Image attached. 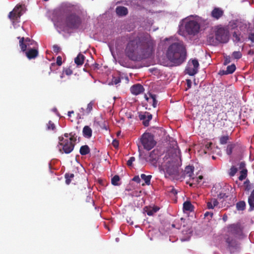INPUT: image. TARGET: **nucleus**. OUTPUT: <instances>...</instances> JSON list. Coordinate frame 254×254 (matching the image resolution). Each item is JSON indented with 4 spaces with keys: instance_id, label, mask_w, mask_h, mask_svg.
Returning a JSON list of instances; mask_svg holds the SVG:
<instances>
[{
    "instance_id": "30",
    "label": "nucleus",
    "mask_w": 254,
    "mask_h": 254,
    "mask_svg": "<svg viewBox=\"0 0 254 254\" xmlns=\"http://www.w3.org/2000/svg\"><path fill=\"white\" fill-rule=\"evenodd\" d=\"M74 175L72 173H66L64 175L65 179V183L66 185H69L71 181V179L73 178Z\"/></svg>"
},
{
    "instance_id": "63",
    "label": "nucleus",
    "mask_w": 254,
    "mask_h": 254,
    "mask_svg": "<svg viewBox=\"0 0 254 254\" xmlns=\"http://www.w3.org/2000/svg\"><path fill=\"white\" fill-rule=\"evenodd\" d=\"M222 194H219V197H220V198H222V197H223L224 195H225V194H223V196H222Z\"/></svg>"
},
{
    "instance_id": "53",
    "label": "nucleus",
    "mask_w": 254,
    "mask_h": 254,
    "mask_svg": "<svg viewBox=\"0 0 254 254\" xmlns=\"http://www.w3.org/2000/svg\"><path fill=\"white\" fill-rule=\"evenodd\" d=\"M112 144L115 147L117 148L119 146V141L115 139L113 141Z\"/></svg>"
},
{
    "instance_id": "28",
    "label": "nucleus",
    "mask_w": 254,
    "mask_h": 254,
    "mask_svg": "<svg viewBox=\"0 0 254 254\" xmlns=\"http://www.w3.org/2000/svg\"><path fill=\"white\" fill-rule=\"evenodd\" d=\"M248 203L251 209L254 208V190L248 198Z\"/></svg>"
},
{
    "instance_id": "25",
    "label": "nucleus",
    "mask_w": 254,
    "mask_h": 254,
    "mask_svg": "<svg viewBox=\"0 0 254 254\" xmlns=\"http://www.w3.org/2000/svg\"><path fill=\"white\" fill-rule=\"evenodd\" d=\"M90 149L87 145H84L80 147L79 152L81 155H86L90 153Z\"/></svg>"
},
{
    "instance_id": "2",
    "label": "nucleus",
    "mask_w": 254,
    "mask_h": 254,
    "mask_svg": "<svg viewBox=\"0 0 254 254\" xmlns=\"http://www.w3.org/2000/svg\"><path fill=\"white\" fill-rule=\"evenodd\" d=\"M167 58L176 65H180L186 60L187 51L183 42H175L171 44L166 53Z\"/></svg>"
},
{
    "instance_id": "38",
    "label": "nucleus",
    "mask_w": 254,
    "mask_h": 254,
    "mask_svg": "<svg viewBox=\"0 0 254 254\" xmlns=\"http://www.w3.org/2000/svg\"><path fill=\"white\" fill-rule=\"evenodd\" d=\"M232 57L235 59H240L242 57V54L240 51H235L232 53Z\"/></svg>"
},
{
    "instance_id": "1",
    "label": "nucleus",
    "mask_w": 254,
    "mask_h": 254,
    "mask_svg": "<svg viewBox=\"0 0 254 254\" xmlns=\"http://www.w3.org/2000/svg\"><path fill=\"white\" fill-rule=\"evenodd\" d=\"M155 43L148 33L140 34L127 43L126 56L131 61H140L149 58L154 51Z\"/></svg>"
},
{
    "instance_id": "49",
    "label": "nucleus",
    "mask_w": 254,
    "mask_h": 254,
    "mask_svg": "<svg viewBox=\"0 0 254 254\" xmlns=\"http://www.w3.org/2000/svg\"><path fill=\"white\" fill-rule=\"evenodd\" d=\"M233 37L235 39V41L239 42L240 41V38L239 35L237 34L236 32H234L233 34Z\"/></svg>"
},
{
    "instance_id": "6",
    "label": "nucleus",
    "mask_w": 254,
    "mask_h": 254,
    "mask_svg": "<svg viewBox=\"0 0 254 254\" xmlns=\"http://www.w3.org/2000/svg\"><path fill=\"white\" fill-rule=\"evenodd\" d=\"M81 22L80 17L74 13L67 14L65 19L66 26L72 29H77L80 26Z\"/></svg>"
},
{
    "instance_id": "44",
    "label": "nucleus",
    "mask_w": 254,
    "mask_h": 254,
    "mask_svg": "<svg viewBox=\"0 0 254 254\" xmlns=\"http://www.w3.org/2000/svg\"><path fill=\"white\" fill-rule=\"evenodd\" d=\"M135 159L134 157H131L129 158V160L127 161V165L128 167H131L132 165L133 162L135 161Z\"/></svg>"
},
{
    "instance_id": "59",
    "label": "nucleus",
    "mask_w": 254,
    "mask_h": 254,
    "mask_svg": "<svg viewBox=\"0 0 254 254\" xmlns=\"http://www.w3.org/2000/svg\"><path fill=\"white\" fill-rule=\"evenodd\" d=\"M187 85L189 88H190L191 86V81L190 79L187 80Z\"/></svg>"
},
{
    "instance_id": "3",
    "label": "nucleus",
    "mask_w": 254,
    "mask_h": 254,
    "mask_svg": "<svg viewBox=\"0 0 254 254\" xmlns=\"http://www.w3.org/2000/svg\"><path fill=\"white\" fill-rule=\"evenodd\" d=\"M70 137L68 139H64L63 137H59V145L61 147L59 148L60 151L62 153L69 154L71 152L75 146V143L76 141V137L74 135L70 134Z\"/></svg>"
},
{
    "instance_id": "58",
    "label": "nucleus",
    "mask_w": 254,
    "mask_h": 254,
    "mask_svg": "<svg viewBox=\"0 0 254 254\" xmlns=\"http://www.w3.org/2000/svg\"><path fill=\"white\" fill-rule=\"evenodd\" d=\"M171 192L174 194H176L177 193V190L174 188L172 189Z\"/></svg>"
},
{
    "instance_id": "27",
    "label": "nucleus",
    "mask_w": 254,
    "mask_h": 254,
    "mask_svg": "<svg viewBox=\"0 0 254 254\" xmlns=\"http://www.w3.org/2000/svg\"><path fill=\"white\" fill-rule=\"evenodd\" d=\"M140 177L141 179H142L146 185H150V181L152 178L151 175H146L144 174H141L140 175Z\"/></svg>"
},
{
    "instance_id": "34",
    "label": "nucleus",
    "mask_w": 254,
    "mask_h": 254,
    "mask_svg": "<svg viewBox=\"0 0 254 254\" xmlns=\"http://www.w3.org/2000/svg\"><path fill=\"white\" fill-rule=\"evenodd\" d=\"M253 188V184H251L249 180L244 182V188L246 191H250Z\"/></svg>"
},
{
    "instance_id": "62",
    "label": "nucleus",
    "mask_w": 254,
    "mask_h": 254,
    "mask_svg": "<svg viewBox=\"0 0 254 254\" xmlns=\"http://www.w3.org/2000/svg\"><path fill=\"white\" fill-rule=\"evenodd\" d=\"M203 179V176H199L197 178H196L197 179V182H198V180H202Z\"/></svg>"
},
{
    "instance_id": "36",
    "label": "nucleus",
    "mask_w": 254,
    "mask_h": 254,
    "mask_svg": "<svg viewBox=\"0 0 254 254\" xmlns=\"http://www.w3.org/2000/svg\"><path fill=\"white\" fill-rule=\"evenodd\" d=\"M200 26H201L204 29L206 28L209 25V21L207 19H202L200 20Z\"/></svg>"
},
{
    "instance_id": "45",
    "label": "nucleus",
    "mask_w": 254,
    "mask_h": 254,
    "mask_svg": "<svg viewBox=\"0 0 254 254\" xmlns=\"http://www.w3.org/2000/svg\"><path fill=\"white\" fill-rule=\"evenodd\" d=\"M93 104L91 102H90L87 105V108L86 110L87 113L89 114L92 111V108H93Z\"/></svg>"
},
{
    "instance_id": "13",
    "label": "nucleus",
    "mask_w": 254,
    "mask_h": 254,
    "mask_svg": "<svg viewBox=\"0 0 254 254\" xmlns=\"http://www.w3.org/2000/svg\"><path fill=\"white\" fill-rule=\"evenodd\" d=\"M19 40V44L21 50L24 52L27 50V47L30 45H32L34 41L31 40L29 38H24V37H17Z\"/></svg>"
},
{
    "instance_id": "32",
    "label": "nucleus",
    "mask_w": 254,
    "mask_h": 254,
    "mask_svg": "<svg viewBox=\"0 0 254 254\" xmlns=\"http://www.w3.org/2000/svg\"><path fill=\"white\" fill-rule=\"evenodd\" d=\"M248 170L247 169H243L240 171V176L239 177L240 181H243L245 179L247 176Z\"/></svg>"
},
{
    "instance_id": "47",
    "label": "nucleus",
    "mask_w": 254,
    "mask_h": 254,
    "mask_svg": "<svg viewBox=\"0 0 254 254\" xmlns=\"http://www.w3.org/2000/svg\"><path fill=\"white\" fill-rule=\"evenodd\" d=\"M231 62V58L230 56H226L225 57V60L224 62V65H227Z\"/></svg>"
},
{
    "instance_id": "10",
    "label": "nucleus",
    "mask_w": 254,
    "mask_h": 254,
    "mask_svg": "<svg viewBox=\"0 0 254 254\" xmlns=\"http://www.w3.org/2000/svg\"><path fill=\"white\" fill-rule=\"evenodd\" d=\"M199 64L196 59L190 61L185 69L186 73L190 76H193L198 72Z\"/></svg>"
},
{
    "instance_id": "41",
    "label": "nucleus",
    "mask_w": 254,
    "mask_h": 254,
    "mask_svg": "<svg viewBox=\"0 0 254 254\" xmlns=\"http://www.w3.org/2000/svg\"><path fill=\"white\" fill-rule=\"evenodd\" d=\"M63 72L67 75H70L72 74V70L70 67L64 68Z\"/></svg>"
},
{
    "instance_id": "52",
    "label": "nucleus",
    "mask_w": 254,
    "mask_h": 254,
    "mask_svg": "<svg viewBox=\"0 0 254 254\" xmlns=\"http://www.w3.org/2000/svg\"><path fill=\"white\" fill-rule=\"evenodd\" d=\"M219 74H220V75H227V74H229L228 73H227V71L226 70H220L219 71Z\"/></svg>"
},
{
    "instance_id": "37",
    "label": "nucleus",
    "mask_w": 254,
    "mask_h": 254,
    "mask_svg": "<svg viewBox=\"0 0 254 254\" xmlns=\"http://www.w3.org/2000/svg\"><path fill=\"white\" fill-rule=\"evenodd\" d=\"M234 144H229L228 145L226 149V153L228 155H230L233 152V150L235 147Z\"/></svg>"
},
{
    "instance_id": "35",
    "label": "nucleus",
    "mask_w": 254,
    "mask_h": 254,
    "mask_svg": "<svg viewBox=\"0 0 254 254\" xmlns=\"http://www.w3.org/2000/svg\"><path fill=\"white\" fill-rule=\"evenodd\" d=\"M236 70V66L235 64H232L227 67L226 71L228 74L233 73Z\"/></svg>"
},
{
    "instance_id": "7",
    "label": "nucleus",
    "mask_w": 254,
    "mask_h": 254,
    "mask_svg": "<svg viewBox=\"0 0 254 254\" xmlns=\"http://www.w3.org/2000/svg\"><path fill=\"white\" fill-rule=\"evenodd\" d=\"M225 235L238 238L243 235V228L240 223L229 224L225 228Z\"/></svg>"
},
{
    "instance_id": "26",
    "label": "nucleus",
    "mask_w": 254,
    "mask_h": 254,
    "mask_svg": "<svg viewBox=\"0 0 254 254\" xmlns=\"http://www.w3.org/2000/svg\"><path fill=\"white\" fill-rule=\"evenodd\" d=\"M193 206L190 201H185L183 204V209L185 211H192L193 210Z\"/></svg>"
},
{
    "instance_id": "23",
    "label": "nucleus",
    "mask_w": 254,
    "mask_h": 254,
    "mask_svg": "<svg viewBox=\"0 0 254 254\" xmlns=\"http://www.w3.org/2000/svg\"><path fill=\"white\" fill-rule=\"evenodd\" d=\"M82 132L83 136L86 138H89L92 136V130L89 126H85L83 128Z\"/></svg>"
},
{
    "instance_id": "11",
    "label": "nucleus",
    "mask_w": 254,
    "mask_h": 254,
    "mask_svg": "<svg viewBox=\"0 0 254 254\" xmlns=\"http://www.w3.org/2000/svg\"><path fill=\"white\" fill-rule=\"evenodd\" d=\"M21 9V5H17L9 13L8 17L12 23L19 22V19L22 15Z\"/></svg>"
},
{
    "instance_id": "33",
    "label": "nucleus",
    "mask_w": 254,
    "mask_h": 254,
    "mask_svg": "<svg viewBox=\"0 0 254 254\" xmlns=\"http://www.w3.org/2000/svg\"><path fill=\"white\" fill-rule=\"evenodd\" d=\"M120 180V177L118 175L114 176L111 179V183L114 186H119V182Z\"/></svg>"
},
{
    "instance_id": "16",
    "label": "nucleus",
    "mask_w": 254,
    "mask_h": 254,
    "mask_svg": "<svg viewBox=\"0 0 254 254\" xmlns=\"http://www.w3.org/2000/svg\"><path fill=\"white\" fill-rule=\"evenodd\" d=\"M139 118L140 120L143 121V124L144 126L147 127L149 125V122L152 118V115L148 113L145 112L143 114H140Z\"/></svg>"
},
{
    "instance_id": "15",
    "label": "nucleus",
    "mask_w": 254,
    "mask_h": 254,
    "mask_svg": "<svg viewBox=\"0 0 254 254\" xmlns=\"http://www.w3.org/2000/svg\"><path fill=\"white\" fill-rule=\"evenodd\" d=\"M161 154V152L158 149H154L150 153L148 161L152 164H156Z\"/></svg>"
},
{
    "instance_id": "51",
    "label": "nucleus",
    "mask_w": 254,
    "mask_h": 254,
    "mask_svg": "<svg viewBox=\"0 0 254 254\" xmlns=\"http://www.w3.org/2000/svg\"><path fill=\"white\" fill-rule=\"evenodd\" d=\"M211 201L212 202V204L213 207L217 206L218 204V201L215 198L211 199Z\"/></svg>"
},
{
    "instance_id": "19",
    "label": "nucleus",
    "mask_w": 254,
    "mask_h": 254,
    "mask_svg": "<svg viewBox=\"0 0 254 254\" xmlns=\"http://www.w3.org/2000/svg\"><path fill=\"white\" fill-rule=\"evenodd\" d=\"M144 210L148 216H152L159 210V207L158 206H146Z\"/></svg>"
},
{
    "instance_id": "29",
    "label": "nucleus",
    "mask_w": 254,
    "mask_h": 254,
    "mask_svg": "<svg viewBox=\"0 0 254 254\" xmlns=\"http://www.w3.org/2000/svg\"><path fill=\"white\" fill-rule=\"evenodd\" d=\"M46 129L49 131L51 130L55 132L56 130V127L52 121H49L48 123L46 125Z\"/></svg>"
},
{
    "instance_id": "60",
    "label": "nucleus",
    "mask_w": 254,
    "mask_h": 254,
    "mask_svg": "<svg viewBox=\"0 0 254 254\" xmlns=\"http://www.w3.org/2000/svg\"><path fill=\"white\" fill-rule=\"evenodd\" d=\"M73 113H74V111H69V112H68V116L69 117H70L71 115V114H73Z\"/></svg>"
},
{
    "instance_id": "54",
    "label": "nucleus",
    "mask_w": 254,
    "mask_h": 254,
    "mask_svg": "<svg viewBox=\"0 0 254 254\" xmlns=\"http://www.w3.org/2000/svg\"><path fill=\"white\" fill-rule=\"evenodd\" d=\"M207 206L208 209H213L214 208L213 206L212 205V202L211 201L207 203Z\"/></svg>"
},
{
    "instance_id": "21",
    "label": "nucleus",
    "mask_w": 254,
    "mask_h": 254,
    "mask_svg": "<svg viewBox=\"0 0 254 254\" xmlns=\"http://www.w3.org/2000/svg\"><path fill=\"white\" fill-rule=\"evenodd\" d=\"M194 167L190 166H188L185 168L184 172V177L191 178L193 175Z\"/></svg>"
},
{
    "instance_id": "12",
    "label": "nucleus",
    "mask_w": 254,
    "mask_h": 254,
    "mask_svg": "<svg viewBox=\"0 0 254 254\" xmlns=\"http://www.w3.org/2000/svg\"><path fill=\"white\" fill-rule=\"evenodd\" d=\"M237 238L225 235V242L230 250L237 249L239 247V243L237 240Z\"/></svg>"
},
{
    "instance_id": "24",
    "label": "nucleus",
    "mask_w": 254,
    "mask_h": 254,
    "mask_svg": "<svg viewBox=\"0 0 254 254\" xmlns=\"http://www.w3.org/2000/svg\"><path fill=\"white\" fill-rule=\"evenodd\" d=\"M85 59V57L81 53L78 54L77 56L74 59V63L77 65H81L83 64Z\"/></svg>"
},
{
    "instance_id": "46",
    "label": "nucleus",
    "mask_w": 254,
    "mask_h": 254,
    "mask_svg": "<svg viewBox=\"0 0 254 254\" xmlns=\"http://www.w3.org/2000/svg\"><path fill=\"white\" fill-rule=\"evenodd\" d=\"M239 169L240 170H243V169H247L246 168V163L244 161H242V162H241L239 164Z\"/></svg>"
},
{
    "instance_id": "4",
    "label": "nucleus",
    "mask_w": 254,
    "mask_h": 254,
    "mask_svg": "<svg viewBox=\"0 0 254 254\" xmlns=\"http://www.w3.org/2000/svg\"><path fill=\"white\" fill-rule=\"evenodd\" d=\"M166 173L170 176L177 177L179 176V170L177 158H170L165 165Z\"/></svg>"
},
{
    "instance_id": "43",
    "label": "nucleus",
    "mask_w": 254,
    "mask_h": 254,
    "mask_svg": "<svg viewBox=\"0 0 254 254\" xmlns=\"http://www.w3.org/2000/svg\"><path fill=\"white\" fill-rule=\"evenodd\" d=\"M248 39L254 43V32H250L248 34Z\"/></svg>"
},
{
    "instance_id": "9",
    "label": "nucleus",
    "mask_w": 254,
    "mask_h": 254,
    "mask_svg": "<svg viewBox=\"0 0 254 254\" xmlns=\"http://www.w3.org/2000/svg\"><path fill=\"white\" fill-rule=\"evenodd\" d=\"M200 24L195 20H190L185 24V30L189 35H194L199 32Z\"/></svg>"
},
{
    "instance_id": "17",
    "label": "nucleus",
    "mask_w": 254,
    "mask_h": 254,
    "mask_svg": "<svg viewBox=\"0 0 254 254\" xmlns=\"http://www.w3.org/2000/svg\"><path fill=\"white\" fill-rule=\"evenodd\" d=\"M130 90L132 94L137 95L142 93L144 91V89L141 84H136L130 87Z\"/></svg>"
},
{
    "instance_id": "42",
    "label": "nucleus",
    "mask_w": 254,
    "mask_h": 254,
    "mask_svg": "<svg viewBox=\"0 0 254 254\" xmlns=\"http://www.w3.org/2000/svg\"><path fill=\"white\" fill-rule=\"evenodd\" d=\"M121 82V78L120 77H113L112 82L113 84L117 85Z\"/></svg>"
},
{
    "instance_id": "8",
    "label": "nucleus",
    "mask_w": 254,
    "mask_h": 254,
    "mask_svg": "<svg viewBox=\"0 0 254 254\" xmlns=\"http://www.w3.org/2000/svg\"><path fill=\"white\" fill-rule=\"evenodd\" d=\"M141 143L144 149L150 150L155 145L156 142L153 135L150 133H145L142 136Z\"/></svg>"
},
{
    "instance_id": "5",
    "label": "nucleus",
    "mask_w": 254,
    "mask_h": 254,
    "mask_svg": "<svg viewBox=\"0 0 254 254\" xmlns=\"http://www.w3.org/2000/svg\"><path fill=\"white\" fill-rule=\"evenodd\" d=\"M215 37L217 41L222 43H226L229 39V31L226 27H223L221 25L215 27Z\"/></svg>"
},
{
    "instance_id": "55",
    "label": "nucleus",
    "mask_w": 254,
    "mask_h": 254,
    "mask_svg": "<svg viewBox=\"0 0 254 254\" xmlns=\"http://www.w3.org/2000/svg\"><path fill=\"white\" fill-rule=\"evenodd\" d=\"M53 50L55 52H58L60 50V47L58 45H54Z\"/></svg>"
},
{
    "instance_id": "57",
    "label": "nucleus",
    "mask_w": 254,
    "mask_h": 254,
    "mask_svg": "<svg viewBox=\"0 0 254 254\" xmlns=\"http://www.w3.org/2000/svg\"><path fill=\"white\" fill-rule=\"evenodd\" d=\"M222 219H223V220L224 222H226V221L227 220V219H228V217H227V215L224 214V215L223 216Z\"/></svg>"
},
{
    "instance_id": "39",
    "label": "nucleus",
    "mask_w": 254,
    "mask_h": 254,
    "mask_svg": "<svg viewBox=\"0 0 254 254\" xmlns=\"http://www.w3.org/2000/svg\"><path fill=\"white\" fill-rule=\"evenodd\" d=\"M238 169L236 167L233 166L231 167V168L230 169V172L229 173V174L230 176L233 177L235 175L236 173L237 172Z\"/></svg>"
},
{
    "instance_id": "50",
    "label": "nucleus",
    "mask_w": 254,
    "mask_h": 254,
    "mask_svg": "<svg viewBox=\"0 0 254 254\" xmlns=\"http://www.w3.org/2000/svg\"><path fill=\"white\" fill-rule=\"evenodd\" d=\"M132 181L136 182L137 183H140L141 180L139 176H135L133 178Z\"/></svg>"
},
{
    "instance_id": "20",
    "label": "nucleus",
    "mask_w": 254,
    "mask_h": 254,
    "mask_svg": "<svg viewBox=\"0 0 254 254\" xmlns=\"http://www.w3.org/2000/svg\"><path fill=\"white\" fill-rule=\"evenodd\" d=\"M116 12L118 15L120 16H124L127 14L128 10L126 7L119 6L116 7Z\"/></svg>"
},
{
    "instance_id": "64",
    "label": "nucleus",
    "mask_w": 254,
    "mask_h": 254,
    "mask_svg": "<svg viewBox=\"0 0 254 254\" xmlns=\"http://www.w3.org/2000/svg\"><path fill=\"white\" fill-rule=\"evenodd\" d=\"M222 194H219V197H220V198H222V197H223L224 195H225V194H223V196H222Z\"/></svg>"
},
{
    "instance_id": "18",
    "label": "nucleus",
    "mask_w": 254,
    "mask_h": 254,
    "mask_svg": "<svg viewBox=\"0 0 254 254\" xmlns=\"http://www.w3.org/2000/svg\"><path fill=\"white\" fill-rule=\"evenodd\" d=\"M25 54L27 58L29 60L36 58L38 55V51L37 49L31 48L25 52Z\"/></svg>"
},
{
    "instance_id": "40",
    "label": "nucleus",
    "mask_w": 254,
    "mask_h": 254,
    "mask_svg": "<svg viewBox=\"0 0 254 254\" xmlns=\"http://www.w3.org/2000/svg\"><path fill=\"white\" fill-rule=\"evenodd\" d=\"M229 139V136L228 135L222 136L220 138V143L221 144H225L227 143Z\"/></svg>"
},
{
    "instance_id": "61",
    "label": "nucleus",
    "mask_w": 254,
    "mask_h": 254,
    "mask_svg": "<svg viewBox=\"0 0 254 254\" xmlns=\"http://www.w3.org/2000/svg\"><path fill=\"white\" fill-rule=\"evenodd\" d=\"M208 40L209 42H211L212 41H213V37H209Z\"/></svg>"
},
{
    "instance_id": "48",
    "label": "nucleus",
    "mask_w": 254,
    "mask_h": 254,
    "mask_svg": "<svg viewBox=\"0 0 254 254\" xmlns=\"http://www.w3.org/2000/svg\"><path fill=\"white\" fill-rule=\"evenodd\" d=\"M56 63H57V65H58L59 66H60V65H62V57L61 56H58L57 58Z\"/></svg>"
},
{
    "instance_id": "22",
    "label": "nucleus",
    "mask_w": 254,
    "mask_h": 254,
    "mask_svg": "<svg viewBox=\"0 0 254 254\" xmlns=\"http://www.w3.org/2000/svg\"><path fill=\"white\" fill-rule=\"evenodd\" d=\"M150 97H148L146 95H145V99L149 103H151L152 106L154 108H156L157 105V101L156 100V96L155 94H150Z\"/></svg>"
},
{
    "instance_id": "31",
    "label": "nucleus",
    "mask_w": 254,
    "mask_h": 254,
    "mask_svg": "<svg viewBox=\"0 0 254 254\" xmlns=\"http://www.w3.org/2000/svg\"><path fill=\"white\" fill-rule=\"evenodd\" d=\"M245 207L246 203L244 201H240L236 204V208L238 210H244Z\"/></svg>"
},
{
    "instance_id": "56",
    "label": "nucleus",
    "mask_w": 254,
    "mask_h": 254,
    "mask_svg": "<svg viewBox=\"0 0 254 254\" xmlns=\"http://www.w3.org/2000/svg\"><path fill=\"white\" fill-rule=\"evenodd\" d=\"M208 215H210V217L212 218V216H213V213H210L209 212H206L205 213V214H204V216L205 217H207Z\"/></svg>"
},
{
    "instance_id": "14",
    "label": "nucleus",
    "mask_w": 254,
    "mask_h": 254,
    "mask_svg": "<svg viewBox=\"0 0 254 254\" xmlns=\"http://www.w3.org/2000/svg\"><path fill=\"white\" fill-rule=\"evenodd\" d=\"M224 14V10L218 7H215L211 12L210 16L214 20H219L222 18Z\"/></svg>"
}]
</instances>
